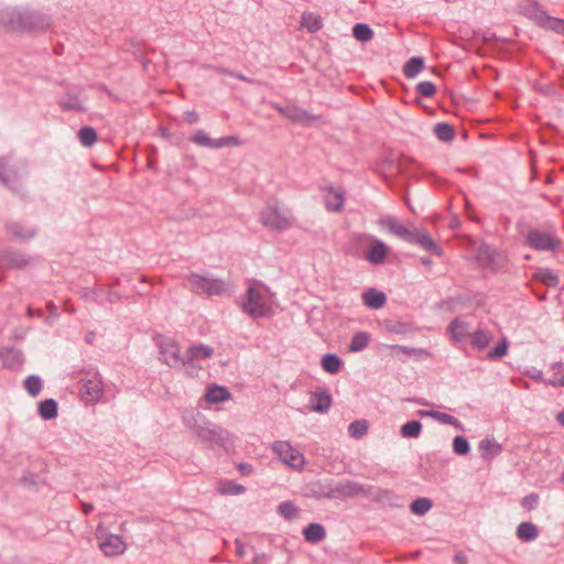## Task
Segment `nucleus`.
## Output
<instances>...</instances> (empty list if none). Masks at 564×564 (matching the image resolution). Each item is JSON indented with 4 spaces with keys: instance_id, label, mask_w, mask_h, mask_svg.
<instances>
[{
    "instance_id": "f257e3e1",
    "label": "nucleus",
    "mask_w": 564,
    "mask_h": 564,
    "mask_svg": "<svg viewBox=\"0 0 564 564\" xmlns=\"http://www.w3.org/2000/svg\"><path fill=\"white\" fill-rule=\"evenodd\" d=\"M51 18L26 8H7L0 11V23L13 31L37 32L51 25Z\"/></svg>"
},
{
    "instance_id": "f03ea898",
    "label": "nucleus",
    "mask_w": 564,
    "mask_h": 564,
    "mask_svg": "<svg viewBox=\"0 0 564 564\" xmlns=\"http://www.w3.org/2000/svg\"><path fill=\"white\" fill-rule=\"evenodd\" d=\"M335 499L365 497L376 502L389 501L391 492L387 489L371 485L360 484L354 480H345L334 485Z\"/></svg>"
},
{
    "instance_id": "7ed1b4c3",
    "label": "nucleus",
    "mask_w": 564,
    "mask_h": 564,
    "mask_svg": "<svg viewBox=\"0 0 564 564\" xmlns=\"http://www.w3.org/2000/svg\"><path fill=\"white\" fill-rule=\"evenodd\" d=\"M259 221L274 231H285L293 225L292 215L288 209L280 208L276 200L269 202L260 212Z\"/></svg>"
},
{
    "instance_id": "20e7f679",
    "label": "nucleus",
    "mask_w": 564,
    "mask_h": 564,
    "mask_svg": "<svg viewBox=\"0 0 564 564\" xmlns=\"http://www.w3.org/2000/svg\"><path fill=\"white\" fill-rule=\"evenodd\" d=\"M242 311L253 318L264 317L271 311L267 304L265 296L256 284L248 288L246 295L242 299Z\"/></svg>"
},
{
    "instance_id": "39448f33",
    "label": "nucleus",
    "mask_w": 564,
    "mask_h": 564,
    "mask_svg": "<svg viewBox=\"0 0 564 564\" xmlns=\"http://www.w3.org/2000/svg\"><path fill=\"white\" fill-rule=\"evenodd\" d=\"M186 288L196 294L221 295L226 288L221 280L191 273L186 279Z\"/></svg>"
},
{
    "instance_id": "423d86ee",
    "label": "nucleus",
    "mask_w": 564,
    "mask_h": 564,
    "mask_svg": "<svg viewBox=\"0 0 564 564\" xmlns=\"http://www.w3.org/2000/svg\"><path fill=\"white\" fill-rule=\"evenodd\" d=\"M271 447L282 463L295 470L303 469L305 465L304 455L289 442L275 441Z\"/></svg>"
},
{
    "instance_id": "0eeeda50",
    "label": "nucleus",
    "mask_w": 564,
    "mask_h": 564,
    "mask_svg": "<svg viewBox=\"0 0 564 564\" xmlns=\"http://www.w3.org/2000/svg\"><path fill=\"white\" fill-rule=\"evenodd\" d=\"M158 346L162 356L160 359L169 367L181 368L187 365L186 355H182L178 344L173 339L161 337Z\"/></svg>"
},
{
    "instance_id": "6e6552de",
    "label": "nucleus",
    "mask_w": 564,
    "mask_h": 564,
    "mask_svg": "<svg viewBox=\"0 0 564 564\" xmlns=\"http://www.w3.org/2000/svg\"><path fill=\"white\" fill-rule=\"evenodd\" d=\"M525 243L538 251H554L562 242L555 235L540 229H530L525 236Z\"/></svg>"
},
{
    "instance_id": "1a4fd4ad",
    "label": "nucleus",
    "mask_w": 564,
    "mask_h": 564,
    "mask_svg": "<svg viewBox=\"0 0 564 564\" xmlns=\"http://www.w3.org/2000/svg\"><path fill=\"white\" fill-rule=\"evenodd\" d=\"M195 431L203 442H207L210 445L226 447L229 441V433L216 425H198Z\"/></svg>"
},
{
    "instance_id": "9d476101",
    "label": "nucleus",
    "mask_w": 564,
    "mask_h": 564,
    "mask_svg": "<svg viewBox=\"0 0 564 564\" xmlns=\"http://www.w3.org/2000/svg\"><path fill=\"white\" fill-rule=\"evenodd\" d=\"M83 384L79 390L82 399L86 403H96L104 393V383L98 375H94L91 378L83 379Z\"/></svg>"
},
{
    "instance_id": "9b49d317",
    "label": "nucleus",
    "mask_w": 564,
    "mask_h": 564,
    "mask_svg": "<svg viewBox=\"0 0 564 564\" xmlns=\"http://www.w3.org/2000/svg\"><path fill=\"white\" fill-rule=\"evenodd\" d=\"M275 109L285 118L297 124L310 126L312 122L318 120V116L311 115L306 110L294 105H276Z\"/></svg>"
},
{
    "instance_id": "f8f14e48",
    "label": "nucleus",
    "mask_w": 564,
    "mask_h": 564,
    "mask_svg": "<svg viewBox=\"0 0 564 564\" xmlns=\"http://www.w3.org/2000/svg\"><path fill=\"white\" fill-rule=\"evenodd\" d=\"M189 141L193 143L210 149H219L223 147H228L231 144H237V137H224L220 139H212L209 135L205 133L204 130H197L193 135L189 137Z\"/></svg>"
},
{
    "instance_id": "ddd939ff",
    "label": "nucleus",
    "mask_w": 564,
    "mask_h": 564,
    "mask_svg": "<svg viewBox=\"0 0 564 564\" xmlns=\"http://www.w3.org/2000/svg\"><path fill=\"white\" fill-rule=\"evenodd\" d=\"M32 257L21 251H3L0 253V267L6 269H24L30 265Z\"/></svg>"
},
{
    "instance_id": "4468645a",
    "label": "nucleus",
    "mask_w": 564,
    "mask_h": 564,
    "mask_svg": "<svg viewBox=\"0 0 564 564\" xmlns=\"http://www.w3.org/2000/svg\"><path fill=\"white\" fill-rule=\"evenodd\" d=\"M369 242L370 246L365 257L366 260L372 264H382L389 253V247L375 237H370Z\"/></svg>"
},
{
    "instance_id": "2eb2a0df",
    "label": "nucleus",
    "mask_w": 564,
    "mask_h": 564,
    "mask_svg": "<svg viewBox=\"0 0 564 564\" xmlns=\"http://www.w3.org/2000/svg\"><path fill=\"white\" fill-rule=\"evenodd\" d=\"M7 232L14 239L26 241L34 238L37 234V229L34 227H26L19 221H10L6 224Z\"/></svg>"
},
{
    "instance_id": "dca6fc26",
    "label": "nucleus",
    "mask_w": 564,
    "mask_h": 564,
    "mask_svg": "<svg viewBox=\"0 0 564 564\" xmlns=\"http://www.w3.org/2000/svg\"><path fill=\"white\" fill-rule=\"evenodd\" d=\"M333 398L326 390L312 393L310 409L317 413H326L332 406Z\"/></svg>"
},
{
    "instance_id": "f3484780",
    "label": "nucleus",
    "mask_w": 564,
    "mask_h": 564,
    "mask_svg": "<svg viewBox=\"0 0 564 564\" xmlns=\"http://www.w3.org/2000/svg\"><path fill=\"white\" fill-rule=\"evenodd\" d=\"M380 224L386 226L391 234L406 242L412 241L415 238L412 230H409L406 227L398 223L393 217L381 219Z\"/></svg>"
},
{
    "instance_id": "a211bd4d",
    "label": "nucleus",
    "mask_w": 564,
    "mask_h": 564,
    "mask_svg": "<svg viewBox=\"0 0 564 564\" xmlns=\"http://www.w3.org/2000/svg\"><path fill=\"white\" fill-rule=\"evenodd\" d=\"M100 549L108 556L119 555L126 550V543L121 536L110 534L104 542L100 543Z\"/></svg>"
},
{
    "instance_id": "6ab92c4d",
    "label": "nucleus",
    "mask_w": 564,
    "mask_h": 564,
    "mask_svg": "<svg viewBox=\"0 0 564 564\" xmlns=\"http://www.w3.org/2000/svg\"><path fill=\"white\" fill-rule=\"evenodd\" d=\"M413 235L415 238L412 241H409L410 243H417L433 254H442V248L435 243L425 230H414Z\"/></svg>"
},
{
    "instance_id": "aec40b11",
    "label": "nucleus",
    "mask_w": 564,
    "mask_h": 564,
    "mask_svg": "<svg viewBox=\"0 0 564 564\" xmlns=\"http://www.w3.org/2000/svg\"><path fill=\"white\" fill-rule=\"evenodd\" d=\"M0 359L4 367L18 368L23 364L22 351L14 347H4L0 350Z\"/></svg>"
},
{
    "instance_id": "412c9836",
    "label": "nucleus",
    "mask_w": 564,
    "mask_h": 564,
    "mask_svg": "<svg viewBox=\"0 0 564 564\" xmlns=\"http://www.w3.org/2000/svg\"><path fill=\"white\" fill-rule=\"evenodd\" d=\"M364 304L372 310H378L387 303V295L377 289H368L362 294Z\"/></svg>"
},
{
    "instance_id": "4be33fe9",
    "label": "nucleus",
    "mask_w": 564,
    "mask_h": 564,
    "mask_svg": "<svg viewBox=\"0 0 564 564\" xmlns=\"http://www.w3.org/2000/svg\"><path fill=\"white\" fill-rule=\"evenodd\" d=\"M214 349L204 344L193 345L186 351L187 365H192L195 360L207 359L213 356Z\"/></svg>"
},
{
    "instance_id": "5701e85b",
    "label": "nucleus",
    "mask_w": 564,
    "mask_h": 564,
    "mask_svg": "<svg viewBox=\"0 0 564 564\" xmlns=\"http://www.w3.org/2000/svg\"><path fill=\"white\" fill-rule=\"evenodd\" d=\"M370 237L366 234H351L346 246V252L352 257H359L361 248L369 241Z\"/></svg>"
},
{
    "instance_id": "b1692460",
    "label": "nucleus",
    "mask_w": 564,
    "mask_h": 564,
    "mask_svg": "<svg viewBox=\"0 0 564 564\" xmlns=\"http://www.w3.org/2000/svg\"><path fill=\"white\" fill-rule=\"evenodd\" d=\"M303 536L310 543H318L326 538L325 528L319 523H310L303 529Z\"/></svg>"
},
{
    "instance_id": "393cba45",
    "label": "nucleus",
    "mask_w": 564,
    "mask_h": 564,
    "mask_svg": "<svg viewBox=\"0 0 564 564\" xmlns=\"http://www.w3.org/2000/svg\"><path fill=\"white\" fill-rule=\"evenodd\" d=\"M523 13L527 18L532 20L539 28L543 23L547 13L542 9L539 2L531 1L523 8Z\"/></svg>"
},
{
    "instance_id": "a878e982",
    "label": "nucleus",
    "mask_w": 564,
    "mask_h": 564,
    "mask_svg": "<svg viewBox=\"0 0 564 564\" xmlns=\"http://www.w3.org/2000/svg\"><path fill=\"white\" fill-rule=\"evenodd\" d=\"M231 394L227 388L217 384L209 387L205 394V399L209 403H219L229 400Z\"/></svg>"
},
{
    "instance_id": "bb28decb",
    "label": "nucleus",
    "mask_w": 564,
    "mask_h": 564,
    "mask_svg": "<svg viewBox=\"0 0 564 564\" xmlns=\"http://www.w3.org/2000/svg\"><path fill=\"white\" fill-rule=\"evenodd\" d=\"M539 535V530L532 522H521L517 528V536L523 542L534 541Z\"/></svg>"
},
{
    "instance_id": "cd10ccee",
    "label": "nucleus",
    "mask_w": 564,
    "mask_h": 564,
    "mask_svg": "<svg viewBox=\"0 0 564 564\" xmlns=\"http://www.w3.org/2000/svg\"><path fill=\"white\" fill-rule=\"evenodd\" d=\"M58 404L54 399H46L39 403V415L44 420H52L57 416Z\"/></svg>"
},
{
    "instance_id": "c85d7f7f",
    "label": "nucleus",
    "mask_w": 564,
    "mask_h": 564,
    "mask_svg": "<svg viewBox=\"0 0 564 564\" xmlns=\"http://www.w3.org/2000/svg\"><path fill=\"white\" fill-rule=\"evenodd\" d=\"M479 451L481 452L482 458L489 459L500 454L501 445L494 438L487 437L479 443Z\"/></svg>"
},
{
    "instance_id": "c756f323",
    "label": "nucleus",
    "mask_w": 564,
    "mask_h": 564,
    "mask_svg": "<svg viewBox=\"0 0 564 564\" xmlns=\"http://www.w3.org/2000/svg\"><path fill=\"white\" fill-rule=\"evenodd\" d=\"M533 278L549 288H556L560 282L558 275L547 268L538 269Z\"/></svg>"
},
{
    "instance_id": "7c9ffc66",
    "label": "nucleus",
    "mask_w": 564,
    "mask_h": 564,
    "mask_svg": "<svg viewBox=\"0 0 564 564\" xmlns=\"http://www.w3.org/2000/svg\"><path fill=\"white\" fill-rule=\"evenodd\" d=\"M448 329L452 334V337L456 341H462L469 335L468 324L459 318L453 319L448 326Z\"/></svg>"
},
{
    "instance_id": "2f4dec72",
    "label": "nucleus",
    "mask_w": 564,
    "mask_h": 564,
    "mask_svg": "<svg viewBox=\"0 0 564 564\" xmlns=\"http://www.w3.org/2000/svg\"><path fill=\"white\" fill-rule=\"evenodd\" d=\"M321 365L324 371L335 375L340 370L343 360L335 354H326L322 357Z\"/></svg>"
},
{
    "instance_id": "473e14b6",
    "label": "nucleus",
    "mask_w": 564,
    "mask_h": 564,
    "mask_svg": "<svg viewBox=\"0 0 564 564\" xmlns=\"http://www.w3.org/2000/svg\"><path fill=\"white\" fill-rule=\"evenodd\" d=\"M424 68V59L419 56L411 57L403 66V74L408 78H414Z\"/></svg>"
},
{
    "instance_id": "72a5a7b5",
    "label": "nucleus",
    "mask_w": 564,
    "mask_h": 564,
    "mask_svg": "<svg viewBox=\"0 0 564 564\" xmlns=\"http://www.w3.org/2000/svg\"><path fill=\"white\" fill-rule=\"evenodd\" d=\"M58 105L63 111H70V110H75V111H79V112L86 111V108L83 106L78 96L74 95V94H67L65 99H62L58 101Z\"/></svg>"
},
{
    "instance_id": "f704fd0d",
    "label": "nucleus",
    "mask_w": 564,
    "mask_h": 564,
    "mask_svg": "<svg viewBox=\"0 0 564 564\" xmlns=\"http://www.w3.org/2000/svg\"><path fill=\"white\" fill-rule=\"evenodd\" d=\"M370 341V334L367 332L356 333L349 344V351L358 352L364 350Z\"/></svg>"
},
{
    "instance_id": "c9c22d12",
    "label": "nucleus",
    "mask_w": 564,
    "mask_h": 564,
    "mask_svg": "<svg viewBox=\"0 0 564 564\" xmlns=\"http://www.w3.org/2000/svg\"><path fill=\"white\" fill-rule=\"evenodd\" d=\"M422 432V423L413 420L404 423L400 429V434L406 438H416Z\"/></svg>"
},
{
    "instance_id": "e433bc0d",
    "label": "nucleus",
    "mask_w": 564,
    "mask_h": 564,
    "mask_svg": "<svg viewBox=\"0 0 564 564\" xmlns=\"http://www.w3.org/2000/svg\"><path fill=\"white\" fill-rule=\"evenodd\" d=\"M329 192L330 193H334V197L330 198H326V202H325V205H326V209L328 212H334V213H339L343 210L344 208V193L341 192H334V188L333 187H329Z\"/></svg>"
},
{
    "instance_id": "4c0bfd02",
    "label": "nucleus",
    "mask_w": 564,
    "mask_h": 564,
    "mask_svg": "<svg viewBox=\"0 0 564 564\" xmlns=\"http://www.w3.org/2000/svg\"><path fill=\"white\" fill-rule=\"evenodd\" d=\"M434 133L438 140L444 142L452 141L455 137L454 128L446 122L436 123L434 127Z\"/></svg>"
},
{
    "instance_id": "58836bf2",
    "label": "nucleus",
    "mask_w": 564,
    "mask_h": 564,
    "mask_svg": "<svg viewBox=\"0 0 564 564\" xmlns=\"http://www.w3.org/2000/svg\"><path fill=\"white\" fill-rule=\"evenodd\" d=\"M78 139L84 147L90 148L97 141V132L94 128L86 126L78 130Z\"/></svg>"
},
{
    "instance_id": "ea45409f",
    "label": "nucleus",
    "mask_w": 564,
    "mask_h": 564,
    "mask_svg": "<svg viewBox=\"0 0 564 564\" xmlns=\"http://www.w3.org/2000/svg\"><path fill=\"white\" fill-rule=\"evenodd\" d=\"M368 429L369 423L367 420H356L349 424L348 433L350 437L359 440L366 435Z\"/></svg>"
},
{
    "instance_id": "a19ab883",
    "label": "nucleus",
    "mask_w": 564,
    "mask_h": 564,
    "mask_svg": "<svg viewBox=\"0 0 564 564\" xmlns=\"http://www.w3.org/2000/svg\"><path fill=\"white\" fill-rule=\"evenodd\" d=\"M432 506L431 499L421 497L411 502L410 510L416 516H423L431 510Z\"/></svg>"
},
{
    "instance_id": "79ce46f5",
    "label": "nucleus",
    "mask_w": 564,
    "mask_h": 564,
    "mask_svg": "<svg viewBox=\"0 0 564 564\" xmlns=\"http://www.w3.org/2000/svg\"><path fill=\"white\" fill-rule=\"evenodd\" d=\"M541 29L553 31L564 36V20L546 15L543 23L540 25Z\"/></svg>"
},
{
    "instance_id": "37998d69",
    "label": "nucleus",
    "mask_w": 564,
    "mask_h": 564,
    "mask_svg": "<svg viewBox=\"0 0 564 564\" xmlns=\"http://www.w3.org/2000/svg\"><path fill=\"white\" fill-rule=\"evenodd\" d=\"M352 35L358 41L367 42L373 37V31L366 23H357L352 28Z\"/></svg>"
},
{
    "instance_id": "c03bdc74",
    "label": "nucleus",
    "mask_w": 564,
    "mask_h": 564,
    "mask_svg": "<svg viewBox=\"0 0 564 564\" xmlns=\"http://www.w3.org/2000/svg\"><path fill=\"white\" fill-rule=\"evenodd\" d=\"M24 388L30 395L36 397L43 388L42 379L36 375H31L24 380Z\"/></svg>"
},
{
    "instance_id": "a18cd8bd",
    "label": "nucleus",
    "mask_w": 564,
    "mask_h": 564,
    "mask_svg": "<svg viewBox=\"0 0 564 564\" xmlns=\"http://www.w3.org/2000/svg\"><path fill=\"white\" fill-rule=\"evenodd\" d=\"M491 339H492V336L490 334L479 329L473 334L471 344H473V346H475L479 349H484L489 345Z\"/></svg>"
},
{
    "instance_id": "49530a36",
    "label": "nucleus",
    "mask_w": 564,
    "mask_h": 564,
    "mask_svg": "<svg viewBox=\"0 0 564 564\" xmlns=\"http://www.w3.org/2000/svg\"><path fill=\"white\" fill-rule=\"evenodd\" d=\"M433 419H435L436 421H438L443 424L452 425L457 430H464L462 422L448 413L436 411L433 414Z\"/></svg>"
},
{
    "instance_id": "de8ad7c7",
    "label": "nucleus",
    "mask_w": 564,
    "mask_h": 564,
    "mask_svg": "<svg viewBox=\"0 0 564 564\" xmlns=\"http://www.w3.org/2000/svg\"><path fill=\"white\" fill-rule=\"evenodd\" d=\"M299 511V508L292 501H284L278 508L279 514L286 520L294 519Z\"/></svg>"
},
{
    "instance_id": "09e8293b",
    "label": "nucleus",
    "mask_w": 564,
    "mask_h": 564,
    "mask_svg": "<svg viewBox=\"0 0 564 564\" xmlns=\"http://www.w3.org/2000/svg\"><path fill=\"white\" fill-rule=\"evenodd\" d=\"M15 177V172L9 166L6 158H0V182L8 185Z\"/></svg>"
},
{
    "instance_id": "8fccbe9b",
    "label": "nucleus",
    "mask_w": 564,
    "mask_h": 564,
    "mask_svg": "<svg viewBox=\"0 0 564 564\" xmlns=\"http://www.w3.org/2000/svg\"><path fill=\"white\" fill-rule=\"evenodd\" d=\"M311 496L316 499H335L334 486L325 487L323 485H316L312 488Z\"/></svg>"
},
{
    "instance_id": "3c124183",
    "label": "nucleus",
    "mask_w": 564,
    "mask_h": 564,
    "mask_svg": "<svg viewBox=\"0 0 564 564\" xmlns=\"http://www.w3.org/2000/svg\"><path fill=\"white\" fill-rule=\"evenodd\" d=\"M453 451L457 455H466L470 451L469 443L466 437L457 435L453 440Z\"/></svg>"
},
{
    "instance_id": "603ef678",
    "label": "nucleus",
    "mask_w": 564,
    "mask_h": 564,
    "mask_svg": "<svg viewBox=\"0 0 564 564\" xmlns=\"http://www.w3.org/2000/svg\"><path fill=\"white\" fill-rule=\"evenodd\" d=\"M303 25L312 33L322 29V21L319 18L312 14L303 15Z\"/></svg>"
},
{
    "instance_id": "864d4df0",
    "label": "nucleus",
    "mask_w": 564,
    "mask_h": 564,
    "mask_svg": "<svg viewBox=\"0 0 564 564\" xmlns=\"http://www.w3.org/2000/svg\"><path fill=\"white\" fill-rule=\"evenodd\" d=\"M508 346L509 345H508L507 339H502L496 347H494L491 350H489L488 359L495 360V359L501 358L502 356H505L507 354Z\"/></svg>"
},
{
    "instance_id": "5fc2aeb1",
    "label": "nucleus",
    "mask_w": 564,
    "mask_h": 564,
    "mask_svg": "<svg viewBox=\"0 0 564 564\" xmlns=\"http://www.w3.org/2000/svg\"><path fill=\"white\" fill-rule=\"evenodd\" d=\"M416 91L420 96L429 98L435 94L436 88L432 82L426 80L421 82L416 85Z\"/></svg>"
},
{
    "instance_id": "6e6d98bb",
    "label": "nucleus",
    "mask_w": 564,
    "mask_h": 564,
    "mask_svg": "<svg viewBox=\"0 0 564 564\" xmlns=\"http://www.w3.org/2000/svg\"><path fill=\"white\" fill-rule=\"evenodd\" d=\"M495 254L496 250L488 245H482L478 248L477 256L479 260L494 261Z\"/></svg>"
},
{
    "instance_id": "4d7b16f0",
    "label": "nucleus",
    "mask_w": 564,
    "mask_h": 564,
    "mask_svg": "<svg viewBox=\"0 0 564 564\" xmlns=\"http://www.w3.org/2000/svg\"><path fill=\"white\" fill-rule=\"evenodd\" d=\"M538 503H539V496H538V494H534V492L525 496L521 502L522 507L524 509H527L528 511L534 510L538 507Z\"/></svg>"
},
{
    "instance_id": "13d9d810",
    "label": "nucleus",
    "mask_w": 564,
    "mask_h": 564,
    "mask_svg": "<svg viewBox=\"0 0 564 564\" xmlns=\"http://www.w3.org/2000/svg\"><path fill=\"white\" fill-rule=\"evenodd\" d=\"M387 329L394 334H404L408 332V325L398 321H389L387 323Z\"/></svg>"
},
{
    "instance_id": "bf43d9fd",
    "label": "nucleus",
    "mask_w": 564,
    "mask_h": 564,
    "mask_svg": "<svg viewBox=\"0 0 564 564\" xmlns=\"http://www.w3.org/2000/svg\"><path fill=\"white\" fill-rule=\"evenodd\" d=\"M230 488L225 489L224 492L231 495H239L245 492V487L239 484H229Z\"/></svg>"
},
{
    "instance_id": "052dcab7",
    "label": "nucleus",
    "mask_w": 564,
    "mask_h": 564,
    "mask_svg": "<svg viewBox=\"0 0 564 564\" xmlns=\"http://www.w3.org/2000/svg\"><path fill=\"white\" fill-rule=\"evenodd\" d=\"M185 117H186V121L189 123V124H194L197 122L198 120V113L194 110H187L185 111Z\"/></svg>"
},
{
    "instance_id": "680f3d73",
    "label": "nucleus",
    "mask_w": 564,
    "mask_h": 564,
    "mask_svg": "<svg viewBox=\"0 0 564 564\" xmlns=\"http://www.w3.org/2000/svg\"><path fill=\"white\" fill-rule=\"evenodd\" d=\"M547 384L552 387H564V375L561 376L560 378L554 377L553 379H550L547 381Z\"/></svg>"
},
{
    "instance_id": "e2e57ef3",
    "label": "nucleus",
    "mask_w": 564,
    "mask_h": 564,
    "mask_svg": "<svg viewBox=\"0 0 564 564\" xmlns=\"http://www.w3.org/2000/svg\"><path fill=\"white\" fill-rule=\"evenodd\" d=\"M238 469L242 475H249L252 471V466L248 463H241L238 465Z\"/></svg>"
},
{
    "instance_id": "0e129e2a",
    "label": "nucleus",
    "mask_w": 564,
    "mask_h": 564,
    "mask_svg": "<svg viewBox=\"0 0 564 564\" xmlns=\"http://www.w3.org/2000/svg\"><path fill=\"white\" fill-rule=\"evenodd\" d=\"M43 314H44V313H43V311H42L41 308H39V310H34V308H32L31 306H29V307H28V310H26V315H28L29 317H33V316L42 317V316H43Z\"/></svg>"
},
{
    "instance_id": "69168bd1",
    "label": "nucleus",
    "mask_w": 564,
    "mask_h": 564,
    "mask_svg": "<svg viewBox=\"0 0 564 564\" xmlns=\"http://www.w3.org/2000/svg\"><path fill=\"white\" fill-rule=\"evenodd\" d=\"M235 544H236V553H237V555L240 556V557L245 556V546H243V544L239 540H236Z\"/></svg>"
},
{
    "instance_id": "338daca9",
    "label": "nucleus",
    "mask_w": 564,
    "mask_h": 564,
    "mask_svg": "<svg viewBox=\"0 0 564 564\" xmlns=\"http://www.w3.org/2000/svg\"><path fill=\"white\" fill-rule=\"evenodd\" d=\"M267 560L268 557L264 553L258 554L253 557V564H265Z\"/></svg>"
},
{
    "instance_id": "774afa93",
    "label": "nucleus",
    "mask_w": 564,
    "mask_h": 564,
    "mask_svg": "<svg viewBox=\"0 0 564 564\" xmlns=\"http://www.w3.org/2000/svg\"><path fill=\"white\" fill-rule=\"evenodd\" d=\"M454 561L457 563V564H466L467 563V558L464 554L462 553H457L454 557Z\"/></svg>"
}]
</instances>
